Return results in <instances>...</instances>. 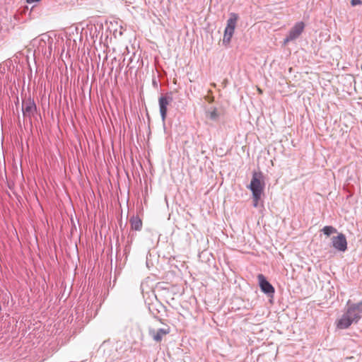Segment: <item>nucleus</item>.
<instances>
[{
	"instance_id": "nucleus-1",
	"label": "nucleus",
	"mask_w": 362,
	"mask_h": 362,
	"mask_svg": "<svg viewBox=\"0 0 362 362\" xmlns=\"http://www.w3.org/2000/svg\"><path fill=\"white\" fill-rule=\"evenodd\" d=\"M22 112L24 119L28 118L31 122L32 117L37 114V106L33 98L28 97L22 100Z\"/></svg>"
},
{
	"instance_id": "nucleus-2",
	"label": "nucleus",
	"mask_w": 362,
	"mask_h": 362,
	"mask_svg": "<svg viewBox=\"0 0 362 362\" xmlns=\"http://www.w3.org/2000/svg\"><path fill=\"white\" fill-rule=\"evenodd\" d=\"M262 173L254 172L252 174V178L250 182L249 188L252 191V196L255 197H259V194H262L264 187V184L261 182Z\"/></svg>"
},
{
	"instance_id": "nucleus-3",
	"label": "nucleus",
	"mask_w": 362,
	"mask_h": 362,
	"mask_svg": "<svg viewBox=\"0 0 362 362\" xmlns=\"http://www.w3.org/2000/svg\"><path fill=\"white\" fill-rule=\"evenodd\" d=\"M172 93L161 95L158 98L159 110L163 122H165L167 116L168 105L173 102Z\"/></svg>"
},
{
	"instance_id": "nucleus-4",
	"label": "nucleus",
	"mask_w": 362,
	"mask_h": 362,
	"mask_svg": "<svg viewBox=\"0 0 362 362\" xmlns=\"http://www.w3.org/2000/svg\"><path fill=\"white\" fill-rule=\"evenodd\" d=\"M305 28L303 22L300 21L296 23L289 30L288 35L284 40V44H287L290 41L296 40L300 37Z\"/></svg>"
},
{
	"instance_id": "nucleus-5",
	"label": "nucleus",
	"mask_w": 362,
	"mask_h": 362,
	"mask_svg": "<svg viewBox=\"0 0 362 362\" xmlns=\"http://www.w3.org/2000/svg\"><path fill=\"white\" fill-rule=\"evenodd\" d=\"M257 279L261 291L269 298H274L275 289L266 277L263 274H259L257 276Z\"/></svg>"
},
{
	"instance_id": "nucleus-6",
	"label": "nucleus",
	"mask_w": 362,
	"mask_h": 362,
	"mask_svg": "<svg viewBox=\"0 0 362 362\" xmlns=\"http://www.w3.org/2000/svg\"><path fill=\"white\" fill-rule=\"evenodd\" d=\"M332 246L339 252H345L347 250V240L344 234L339 233L331 238Z\"/></svg>"
},
{
	"instance_id": "nucleus-7",
	"label": "nucleus",
	"mask_w": 362,
	"mask_h": 362,
	"mask_svg": "<svg viewBox=\"0 0 362 362\" xmlns=\"http://www.w3.org/2000/svg\"><path fill=\"white\" fill-rule=\"evenodd\" d=\"M346 313L354 322H357L361 317L362 300L350 305Z\"/></svg>"
},
{
	"instance_id": "nucleus-8",
	"label": "nucleus",
	"mask_w": 362,
	"mask_h": 362,
	"mask_svg": "<svg viewBox=\"0 0 362 362\" xmlns=\"http://www.w3.org/2000/svg\"><path fill=\"white\" fill-rule=\"evenodd\" d=\"M170 333V327H167V328H149L148 329V334L152 339L156 342H160L163 339V337L168 334Z\"/></svg>"
},
{
	"instance_id": "nucleus-9",
	"label": "nucleus",
	"mask_w": 362,
	"mask_h": 362,
	"mask_svg": "<svg viewBox=\"0 0 362 362\" xmlns=\"http://www.w3.org/2000/svg\"><path fill=\"white\" fill-rule=\"evenodd\" d=\"M354 321L350 318V317L345 313L338 320L337 326L339 329H346L348 328Z\"/></svg>"
},
{
	"instance_id": "nucleus-10",
	"label": "nucleus",
	"mask_w": 362,
	"mask_h": 362,
	"mask_svg": "<svg viewBox=\"0 0 362 362\" xmlns=\"http://www.w3.org/2000/svg\"><path fill=\"white\" fill-rule=\"evenodd\" d=\"M239 19V16L236 13H230L229 18L227 21L226 29L235 31L237 22Z\"/></svg>"
},
{
	"instance_id": "nucleus-11",
	"label": "nucleus",
	"mask_w": 362,
	"mask_h": 362,
	"mask_svg": "<svg viewBox=\"0 0 362 362\" xmlns=\"http://www.w3.org/2000/svg\"><path fill=\"white\" fill-rule=\"evenodd\" d=\"M132 230L139 231L142 228V221L138 216H133L129 220Z\"/></svg>"
},
{
	"instance_id": "nucleus-12",
	"label": "nucleus",
	"mask_w": 362,
	"mask_h": 362,
	"mask_svg": "<svg viewBox=\"0 0 362 362\" xmlns=\"http://www.w3.org/2000/svg\"><path fill=\"white\" fill-rule=\"evenodd\" d=\"M234 32L235 31H233V30H230L225 28L223 38V45H227L230 43L231 38L234 34Z\"/></svg>"
},
{
	"instance_id": "nucleus-13",
	"label": "nucleus",
	"mask_w": 362,
	"mask_h": 362,
	"mask_svg": "<svg viewBox=\"0 0 362 362\" xmlns=\"http://www.w3.org/2000/svg\"><path fill=\"white\" fill-rule=\"evenodd\" d=\"M322 231L327 236H329L332 233H335L337 232V229L332 226H326L322 229Z\"/></svg>"
},
{
	"instance_id": "nucleus-14",
	"label": "nucleus",
	"mask_w": 362,
	"mask_h": 362,
	"mask_svg": "<svg viewBox=\"0 0 362 362\" xmlns=\"http://www.w3.org/2000/svg\"><path fill=\"white\" fill-rule=\"evenodd\" d=\"M207 115H208V117H209V119L211 120H214V121L218 120V119L219 117V115L217 112L216 108H214L211 110H209L207 112Z\"/></svg>"
},
{
	"instance_id": "nucleus-15",
	"label": "nucleus",
	"mask_w": 362,
	"mask_h": 362,
	"mask_svg": "<svg viewBox=\"0 0 362 362\" xmlns=\"http://www.w3.org/2000/svg\"><path fill=\"white\" fill-rule=\"evenodd\" d=\"M261 196L262 194H259V197L258 198L257 197H255V196H252V199H253V206L257 208L258 207V205H259V199H261Z\"/></svg>"
},
{
	"instance_id": "nucleus-16",
	"label": "nucleus",
	"mask_w": 362,
	"mask_h": 362,
	"mask_svg": "<svg viewBox=\"0 0 362 362\" xmlns=\"http://www.w3.org/2000/svg\"><path fill=\"white\" fill-rule=\"evenodd\" d=\"M351 4L353 6H355L357 5H361L362 1L361 0H351Z\"/></svg>"
},
{
	"instance_id": "nucleus-17",
	"label": "nucleus",
	"mask_w": 362,
	"mask_h": 362,
	"mask_svg": "<svg viewBox=\"0 0 362 362\" xmlns=\"http://www.w3.org/2000/svg\"><path fill=\"white\" fill-rule=\"evenodd\" d=\"M127 252H129V247H127V246H126V247H125V252L127 253Z\"/></svg>"
}]
</instances>
